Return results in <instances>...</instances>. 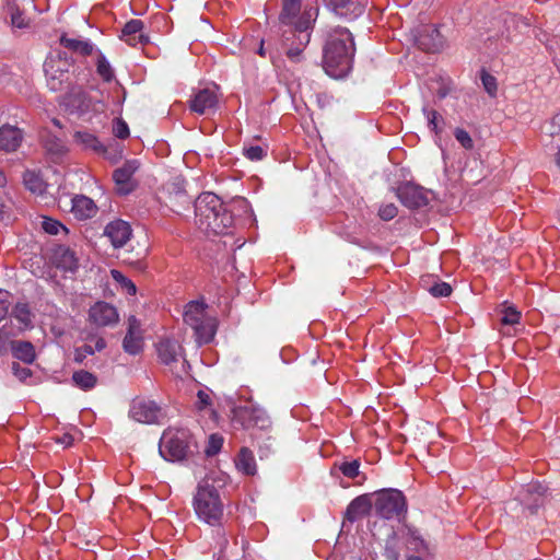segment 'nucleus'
I'll use <instances>...</instances> for the list:
<instances>
[{
    "label": "nucleus",
    "mask_w": 560,
    "mask_h": 560,
    "mask_svg": "<svg viewBox=\"0 0 560 560\" xmlns=\"http://www.w3.org/2000/svg\"><path fill=\"white\" fill-rule=\"evenodd\" d=\"M52 124L58 127V128H61V125H60V121L58 119H52Z\"/></svg>",
    "instance_id": "obj_61"
},
{
    "label": "nucleus",
    "mask_w": 560,
    "mask_h": 560,
    "mask_svg": "<svg viewBox=\"0 0 560 560\" xmlns=\"http://www.w3.org/2000/svg\"><path fill=\"white\" fill-rule=\"evenodd\" d=\"M5 206L4 203L0 200V219H4V214H5Z\"/></svg>",
    "instance_id": "obj_56"
},
{
    "label": "nucleus",
    "mask_w": 560,
    "mask_h": 560,
    "mask_svg": "<svg viewBox=\"0 0 560 560\" xmlns=\"http://www.w3.org/2000/svg\"><path fill=\"white\" fill-rule=\"evenodd\" d=\"M104 347H105V343H104V341H103V340H100V341H97V342H96V348H97L98 350L103 349Z\"/></svg>",
    "instance_id": "obj_59"
},
{
    "label": "nucleus",
    "mask_w": 560,
    "mask_h": 560,
    "mask_svg": "<svg viewBox=\"0 0 560 560\" xmlns=\"http://www.w3.org/2000/svg\"><path fill=\"white\" fill-rule=\"evenodd\" d=\"M46 151L54 158H61L67 152L65 142L57 137H48L45 140Z\"/></svg>",
    "instance_id": "obj_36"
},
{
    "label": "nucleus",
    "mask_w": 560,
    "mask_h": 560,
    "mask_svg": "<svg viewBox=\"0 0 560 560\" xmlns=\"http://www.w3.org/2000/svg\"><path fill=\"white\" fill-rule=\"evenodd\" d=\"M71 66V60L61 54L50 55L45 60L44 71L47 84L51 91L62 89L63 83L69 80V70Z\"/></svg>",
    "instance_id": "obj_10"
},
{
    "label": "nucleus",
    "mask_w": 560,
    "mask_h": 560,
    "mask_svg": "<svg viewBox=\"0 0 560 560\" xmlns=\"http://www.w3.org/2000/svg\"><path fill=\"white\" fill-rule=\"evenodd\" d=\"M23 140V131L11 125L0 127V151L7 153L16 151Z\"/></svg>",
    "instance_id": "obj_20"
},
{
    "label": "nucleus",
    "mask_w": 560,
    "mask_h": 560,
    "mask_svg": "<svg viewBox=\"0 0 560 560\" xmlns=\"http://www.w3.org/2000/svg\"><path fill=\"white\" fill-rule=\"evenodd\" d=\"M372 508L373 504L368 495H359L347 506L345 517L351 523L357 522L368 515Z\"/></svg>",
    "instance_id": "obj_24"
},
{
    "label": "nucleus",
    "mask_w": 560,
    "mask_h": 560,
    "mask_svg": "<svg viewBox=\"0 0 560 560\" xmlns=\"http://www.w3.org/2000/svg\"><path fill=\"white\" fill-rule=\"evenodd\" d=\"M191 505L197 520L209 526H220L225 517V504L218 488L201 480L192 495Z\"/></svg>",
    "instance_id": "obj_4"
},
{
    "label": "nucleus",
    "mask_w": 560,
    "mask_h": 560,
    "mask_svg": "<svg viewBox=\"0 0 560 560\" xmlns=\"http://www.w3.org/2000/svg\"><path fill=\"white\" fill-rule=\"evenodd\" d=\"M97 73L98 75L106 82H109L114 79V70L112 66L109 65L108 60L105 58V56L100 55L97 58Z\"/></svg>",
    "instance_id": "obj_38"
},
{
    "label": "nucleus",
    "mask_w": 560,
    "mask_h": 560,
    "mask_svg": "<svg viewBox=\"0 0 560 560\" xmlns=\"http://www.w3.org/2000/svg\"><path fill=\"white\" fill-rule=\"evenodd\" d=\"M555 162H556V165L560 168V148L558 149V151L555 155Z\"/></svg>",
    "instance_id": "obj_57"
},
{
    "label": "nucleus",
    "mask_w": 560,
    "mask_h": 560,
    "mask_svg": "<svg viewBox=\"0 0 560 560\" xmlns=\"http://www.w3.org/2000/svg\"><path fill=\"white\" fill-rule=\"evenodd\" d=\"M407 547L408 549L422 553V555H430L431 550L427 541L418 535L416 532H411L408 540H407Z\"/></svg>",
    "instance_id": "obj_35"
},
{
    "label": "nucleus",
    "mask_w": 560,
    "mask_h": 560,
    "mask_svg": "<svg viewBox=\"0 0 560 560\" xmlns=\"http://www.w3.org/2000/svg\"><path fill=\"white\" fill-rule=\"evenodd\" d=\"M429 292L435 298H444L452 293V287L446 282H436L429 288Z\"/></svg>",
    "instance_id": "obj_46"
},
{
    "label": "nucleus",
    "mask_w": 560,
    "mask_h": 560,
    "mask_svg": "<svg viewBox=\"0 0 560 560\" xmlns=\"http://www.w3.org/2000/svg\"><path fill=\"white\" fill-rule=\"evenodd\" d=\"M138 168V161L131 160L127 161L122 166L115 170L113 179L116 184V189L119 195H128L135 189L136 184L132 177Z\"/></svg>",
    "instance_id": "obj_13"
},
{
    "label": "nucleus",
    "mask_w": 560,
    "mask_h": 560,
    "mask_svg": "<svg viewBox=\"0 0 560 560\" xmlns=\"http://www.w3.org/2000/svg\"><path fill=\"white\" fill-rule=\"evenodd\" d=\"M373 509L382 518L399 521L407 512L406 498L397 489L383 490L376 494Z\"/></svg>",
    "instance_id": "obj_7"
},
{
    "label": "nucleus",
    "mask_w": 560,
    "mask_h": 560,
    "mask_svg": "<svg viewBox=\"0 0 560 560\" xmlns=\"http://www.w3.org/2000/svg\"><path fill=\"white\" fill-rule=\"evenodd\" d=\"M360 462L358 459H353L350 462H342L339 465V470L347 478L354 479L359 476Z\"/></svg>",
    "instance_id": "obj_40"
},
{
    "label": "nucleus",
    "mask_w": 560,
    "mask_h": 560,
    "mask_svg": "<svg viewBox=\"0 0 560 560\" xmlns=\"http://www.w3.org/2000/svg\"><path fill=\"white\" fill-rule=\"evenodd\" d=\"M232 423L242 429L267 430L271 425L270 418L261 407L248 404L233 409Z\"/></svg>",
    "instance_id": "obj_8"
},
{
    "label": "nucleus",
    "mask_w": 560,
    "mask_h": 560,
    "mask_svg": "<svg viewBox=\"0 0 560 560\" xmlns=\"http://www.w3.org/2000/svg\"><path fill=\"white\" fill-rule=\"evenodd\" d=\"M258 54L261 56V57H265L266 56V51H265V48H264V42L261 40L260 43V46L258 48Z\"/></svg>",
    "instance_id": "obj_58"
},
{
    "label": "nucleus",
    "mask_w": 560,
    "mask_h": 560,
    "mask_svg": "<svg viewBox=\"0 0 560 560\" xmlns=\"http://www.w3.org/2000/svg\"><path fill=\"white\" fill-rule=\"evenodd\" d=\"M386 555H387V557H388L389 559H392V560H398V558H399L398 552H396V551H394V550H388V549H386Z\"/></svg>",
    "instance_id": "obj_55"
},
{
    "label": "nucleus",
    "mask_w": 560,
    "mask_h": 560,
    "mask_svg": "<svg viewBox=\"0 0 560 560\" xmlns=\"http://www.w3.org/2000/svg\"><path fill=\"white\" fill-rule=\"evenodd\" d=\"M406 560H422V558L419 556H409V557H407Z\"/></svg>",
    "instance_id": "obj_60"
},
{
    "label": "nucleus",
    "mask_w": 560,
    "mask_h": 560,
    "mask_svg": "<svg viewBox=\"0 0 560 560\" xmlns=\"http://www.w3.org/2000/svg\"><path fill=\"white\" fill-rule=\"evenodd\" d=\"M521 313L514 307H505L502 312L501 323L503 325H515L520 322Z\"/></svg>",
    "instance_id": "obj_44"
},
{
    "label": "nucleus",
    "mask_w": 560,
    "mask_h": 560,
    "mask_svg": "<svg viewBox=\"0 0 560 560\" xmlns=\"http://www.w3.org/2000/svg\"><path fill=\"white\" fill-rule=\"evenodd\" d=\"M355 46L349 30L341 26L327 31L324 46V69L335 79L346 77L352 69Z\"/></svg>",
    "instance_id": "obj_2"
},
{
    "label": "nucleus",
    "mask_w": 560,
    "mask_h": 560,
    "mask_svg": "<svg viewBox=\"0 0 560 560\" xmlns=\"http://www.w3.org/2000/svg\"><path fill=\"white\" fill-rule=\"evenodd\" d=\"M223 445V438L220 434H211L208 439L207 447L205 450L207 456L217 455Z\"/></svg>",
    "instance_id": "obj_41"
},
{
    "label": "nucleus",
    "mask_w": 560,
    "mask_h": 560,
    "mask_svg": "<svg viewBox=\"0 0 560 560\" xmlns=\"http://www.w3.org/2000/svg\"><path fill=\"white\" fill-rule=\"evenodd\" d=\"M71 201V212L79 220L90 219L97 213V207L93 199L84 195H77Z\"/></svg>",
    "instance_id": "obj_25"
},
{
    "label": "nucleus",
    "mask_w": 560,
    "mask_h": 560,
    "mask_svg": "<svg viewBox=\"0 0 560 560\" xmlns=\"http://www.w3.org/2000/svg\"><path fill=\"white\" fill-rule=\"evenodd\" d=\"M113 132L115 137L119 139H126L129 137V127L126 121L117 118L113 124Z\"/></svg>",
    "instance_id": "obj_48"
},
{
    "label": "nucleus",
    "mask_w": 560,
    "mask_h": 560,
    "mask_svg": "<svg viewBox=\"0 0 560 560\" xmlns=\"http://www.w3.org/2000/svg\"><path fill=\"white\" fill-rule=\"evenodd\" d=\"M12 373L16 378L22 382H25L27 378L32 376V371L28 368L21 366L19 363H12Z\"/></svg>",
    "instance_id": "obj_51"
},
{
    "label": "nucleus",
    "mask_w": 560,
    "mask_h": 560,
    "mask_svg": "<svg viewBox=\"0 0 560 560\" xmlns=\"http://www.w3.org/2000/svg\"><path fill=\"white\" fill-rule=\"evenodd\" d=\"M422 113L427 118L428 127L435 135H440L442 132V124L443 117L433 108H430L428 105L422 107Z\"/></svg>",
    "instance_id": "obj_33"
},
{
    "label": "nucleus",
    "mask_w": 560,
    "mask_h": 560,
    "mask_svg": "<svg viewBox=\"0 0 560 560\" xmlns=\"http://www.w3.org/2000/svg\"><path fill=\"white\" fill-rule=\"evenodd\" d=\"M7 183H8L7 175L3 172V170L0 167V188L5 187Z\"/></svg>",
    "instance_id": "obj_54"
},
{
    "label": "nucleus",
    "mask_w": 560,
    "mask_h": 560,
    "mask_svg": "<svg viewBox=\"0 0 560 560\" xmlns=\"http://www.w3.org/2000/svg\"><path fill=\"white\" fill-rule=\"evenodd\" d=\"M143 26L141 20L133 19L128 21L121 30L120 38L133 47L147 43L148 38L142 34Z\"/></svg>",
    "instance_id": "obj_23"
},
{
    "label": "nucleus",
    "mask_w": 560,
    "mask_h": 560,
    "mask_svg": "<svg viewBox=\"0 0 560 560\" xmlns=\"http://www.w3.org/2000/svg\"><path fill=\"white\" fill-rule=\"evenodd\" d=\"M398 213V209L394 203H386L380 207L378 215L384 221L394 219Z\"/></svg>",
    "instance_id": "obj_49"
},
{
    "label": "nucleus",
    "mask_w": 560,
    "mask_h": 560,
    "mask_svg": "<svg viewBox=\"0 0 560 560\" xmlns=\"http://www.w3.org/2000/svg\"><path fill=\"white\" fill-rule=\"evenodd\" d=\"M74 140L84 149H91L96 152L103 151L102 143L93 133L86 131H77L74 133Z\"/></svg>",
    "instance_id": "obj_31"
},
{
    "label": "nucleus",
    "mask_w": 560,
    "mask_h": 560,
    "mask_svg": "<svg viewBox=\"0 0 560 560\" xmlns=\"http://www.w3.org/2000/svg\"><path fill=\"white\" fill-rule=\"evenodd\" d=\"M215 530V544L220 548L221 552H224L229 546V533L224 528L223 524L214 526Z\"/></svg>",
    "instance_id": "obj_45"
},
{
    "label": "nucleus",
    "mask_w": 560,
    "mask_h": 560,
    "mask_svg": "<svg viewBox=\"0 0 560 560\" xmlns=\"http://www.w3.org/2000/svg\"><path fill=\"white\" fill-rule=\"evenodd\" d=\"M446 96V92L445 91H440L439 92V97L440 98H444Z\"/></svg>",
    "instance_id": "obj_62"
},
{
    "label": "nucleus",
    "mask_w": 560,
    "mask_h": 560,
    "mask_svg": "<svg viewBox=\"0 0 560 560\" xmlns=\"http://www.w3.org/2000/svg\"><path fill=\"white\" fill-rule=\"evenodd\" d=\"M72 381L79 388L89 390L96 385L97 378L91 372L80 370L73 373Z\"/></svg>",
    "instance_id": "obj_32"
},
{
    "label": "nucleus",
    "mask_w": 560,
    "mask_h": 560,
    "mask_svg": "<svg viewBox=\"0 0 560 560\" xmlns=\"http://www.w3.org/2000/svg\"><path fill=\"white\" fill-rule=\"evenodd\" d=\"M317 10L310 8L302 11V0H283L279 16L282 30V46L285 55L293 62H299L311 39L310 30L315 21Z\"/></svg>",
    "instance_id": "obj_1"
},
{
    "label": "nucleus",
    "mask_w": 560,
    "mask_h": 560,
    "mask_svg": "<svg viewBox=\"0 0 560 560\" xmlns=\"http://www.w3.org/2000/svg\"><path fill=\"white\" fill-rule=\"evenodd\" d=\"M85 352H88V353H90V354H93V350H92V348H91V347H86Z\"/></svg>",
    "instance_id": "obj_63"
},
{
    "label": "nucleus",
    "mask_w": 560,
    "mask_h": 560,
    "mask_svg": "<svg viewBox=\"0 0 560 560\" xmlns=\"http://www.w3.org/2000/svg\"><path fill=\"white\" fill-rule=\"evenodd\" d=\"M217 105L218 95L215 93V88L199 90L189 101V108L199 115H205L214 110Z\"/></svg>",
    "instance_id": "obj_15"
},
{
    "label": "nucleus",
    "mask_w": 560,
    "mask_h": 560,
    "mask_svg": "<svg viewBox=\"0 0 560 560\" xmlns=\"http://www.w3.org/2000/svg\"><path fill=\"white\" fill-rule=\"evenodd\" d=\"M454 137L464 149L471 150L474 148V140L465 129L456 128Z\"/></svg>",
    "instance_id": "obj_42"
},
{
    "label": "nucleus",
    "mask_w": 560,
    "mask_h": 560,
    "mask_svg": "<svg viewBox=\"0 0 560 560\" xmlns=\"http://www.w3.org/2000/svg\"><path fill=\"white\" fill-rule=\"evenodd\" d=\"M397 197L401 203L410 209H418L428 205V197L422 187L406 183L398 187Z\"/></svg>",
    "instance_id": "obj_14"
},
{
    "label": "nucleus",
    "mask_w": 560,
    "mask_h": 560,
    "mask_svg": "<svg viewBox=\"0 0 560 560\" xmlns=\"http://www.w3.org/2000/svg\"><path fill=\"white\" fill-rule=\"evenodd\" d=\"M11 306V294L5 290H0V322L9 314Z\"/></svg>",
    "instance_id": "obj_47"
},
{
    "label": "nucleus",
    "mask_w": 560,
    "mask_h": 560,
    "mask_svg": "<svg viewBox=\"0 0 560 560\" xmlns=\"http://www.w3.org/2000/svg\"><path fill=\"white\" fill-rule=\"evenodd\" d=\"M112 278L117 283L118 289L128 295H135L137 293L136 284L119 270L113 269L110 271Z\"/></svg>",
    "instance_id": "obj_34"
},
{
    "label": "nucleus",
    "mask_w": 560,
    "mask_h": 560,
    "mask_svg": "<svg viewBox=\"0 0 560 560\" xmlns=\"http://www.w3.org/2000/svg\"><path fill=\"white\" fill-rule=\"evenodd\" d=\"M33 0H5V11L10 15L11 25L16 28L30 26V19L25 15V9Z\"/></svg>",
    "instance_id": "obj_18"
},
{
    "label": "nucleus",
    "mask_w": 560,
    "mask_h": 560,
    "mask_svg": "<svg viewBox=\"0 0 560 560\" xmlns=\"http://www.w3.org/2000/svg\"><path fill=\"white\" fill-rule=\"evenodd\" d=\"M481 82H482V85H483L485 90L487 91V93L490 96H495L497 90H498L497 79L492 74H490L486 71H482L481 72Z\"/></svg>",
    "instance_id": "obj_43"
},
{
    "label": "nucleus",
    "mask_w": 560,
    "mask_h": 560,
    "mask_svg": "<svg viewBox=\"0 0 560 560\" xmlns=\"http://www.w3.org/2000/svg\"><path fill=\"white\" fill-rule=\"evenodd\" d=\"M418 46L429 52L441 51L445 47V38L438 26L427 25L417 38Z\"/></svg>",
    "instance_id": "obj_16"
},
{
    "label": "nucleus",
    "mask_w": 560,
    "mask_h": 560,
    "mask_svg": "<svg viewBox=\"0 0 560 560\" xmlns=\"http://www.w3.org/2000/svg\"><path fill=\"white\" fill-rule=\"evenodd\" d=\"M243 153L250 161H260L267 155V149L261 145H245Z\"/></svg>",
    "instance_id": "obj_39"
},
{
    "label": "nucleus",
    "mask_w": 560,
    "mask_h": 560,
    "mask_svg": "<svg viewBox=\"0 0 560 560\" xmlns=\"http://www.w3.org/2000/svg\"><path fill=\"white\" fill-rule=\"evenodd\" d=\"M156 351L160 361L170 366L172 372L182 377L187 373L188 362L184 359L183 347L179 342L172 339H163L156 345Z\"/></svg>",
    "instance_id": "obj_9"
},
{
    "label": "nucleus",
    "mask_w": 560,
    "mask_h": 560,
    "mask_svg": "<svg viewBox=\"0 0 560 560\" xmlns=\"http://www.w3.org/2000/svg\"><path fill=\"white\" fill-rule=\"evenodd\" d=\"M196 224L210 235H228L234 228V217L226 205L212 192H202L195 202Z\"/></svg>",
    "instance_id": "obj_3"
},
{
    "label": "nucleus",
    "mask_w": 560,
    "mask_h": 560,
    "mask_svg": "<svg viewBox=\"0 0 560 560\" xmlns=\"http://www.w3.org/2000/svg\"><path fill=\"white\" fill-rule=\"evenodd\" d=\"M210 404H211L210 395L208 393H206L205 390H199L197 393V401H196L197 408L201 410V409H205L208 406H210Z\"/></svg>",
    "instance_id": "obj_52"
},
{
    "label": "nucleus",
    "mask_w": 560,
    "mask_h": 560,
    "mask_svg": "<svg viewBox=\"0 0 560 560\" xmlns=\"http://www.w3.org/2000/svg\"><path fill=\"white\" fill-rule=\"evenodd\" d=\"M192 436L187 429L168 428L160 440V454L170 462H180L191 453Z\"/></svg>",
    "instance_id": "obj_6"
},
{
    "label": "nucleus",
    "mask_w": 560,
    "mask_h": 560,
    "mask_svg": "<svg viewBox=\"0 0 560 560\" xmlns=\"http://www.w3.org/2000/svg\"><path fill=\"white\" fill-rule=\"evenodd\" d=\"M105 234L114 247L120 248L130 240L131 228L127 222L116 220L106 225Z\"/></svg>",
    "instance_id": "obj_19"
},
{
    "label": "nucleus",
    "mask_w": 560,
    "mask_h": 560,
    "mask_svg": "<svg viewBox=\"0 0 560 560\" xmlns=\"http://www.w3.org/2000/svg\"><path fill=\"white\" fill-rule=\"evenodd\" d=\"M66 105L71 109V112L84 113L90 107V100L85 92L81 90L72 91L66 97Z\"/></svg>",
    "instance_id": "obj_29"
},
{
    "label": "nucleus",
    "mask_w": 560,
    "mask_h": 560,
    "mask_svg": "<svg viewBox=\"0 0 560 560\" xmlns=\"http://www.w3.org/2000/svg\"><path fill=\"white\" fill-rule=\"evenodd\" d=\"M235 465L238 471L244 475L253 476L256 474V460L253 452L247 447L241 448L236 459Z\"/></svg>",
    "instance_id": "obj_27"
},
{
    "label": "nucleus",
    "mask_w": 560,
    "mask_h": 560,
    "mask_svg": "<svg viewBox=\"0 0 560 560\" xmlns=\"http://www.w3.org/2000/svg\"><path fill=\"white\" fill-rule=\"evenodd\" d=\"M9 338V334L5 332L4 327L0 328V348L4 345L5 339Z\"/></svg>",
    "instance_id": "obj_53"
},
{
    "label": "nucleus",
    "mask_w": 560,
    "mask_h": 560,
    "mask_svg": "<svg viewBox=\"0 0 560 560\" xmlns=\"http://www.w3.org/2000/svg\"><path fill=\"white\" fill-rule=\"evenodd\" d=\"M89 319L97 327H106L117 324L119 315L115 306L101 301L90 307Z\"/></svg>",
    "instance_id": "obj_12"
},
{
    "label": "nucleus",
    "mask_w": 560,
    "mask_h": 560,
    "mask_svg": "<svg viewBox=\"0 0 560 560\" xmlns=\"http://www.w3.org/2000/svg\"><path fill=\"white\" fill-rule=\"evenodd\" d=\"M12 315L24 327L31 326L32 312L27 303H16L12 311Z\"/></svg>",
    "instance_id": "obj_37"
},
{
    "label": "nucleus",
    "mask_w": 560,
    "mask_h": 560,
    "mask_svg": "<svg viewBox=\"0 0 560 560\" xmlns=\"http://www.w3.org/2000/svg\"><path fill=\"white\" fill-rule=\"evenodd\" d=\"M23 183L32 194L42 196L46 192L47 184L37 172L26 171L23 175Z\"/></svg>",
    "instance_id": "obj_28"
},
{
    "label": "nucleus",
    "mask_w": 560,
    "mask_h": 560,
    "mask_svg": "<svg viewBox=\"0 0 560 560\" xmlns=\"http://www.w3.org/2000/svg\"><path fill=\"white\" fill-rule=\"evenodd\" d=\"M183 318L192 328L199 343L210 342L217 331V319L207 313V304L201 301H190L184 308Z\"/></svg>",
    "instance_id": "obj_5"
},
{
    "label": "nucleus",
    "mask_w": 560,
    "mask_h": 560,
    "mask_svg": "<svg viewBox=\"0 0 560 560\" xmlns=\"http://www.w3.org/2000/svg\"><path fill=\"white\" fill-rule=\"evenodd\" d=\"M43 230L51 235H57L60 229H65V226L57 220L45 218L43 220Z\"/></svg>",
    "instance_id": "obj_50"
},
{
    "label": "nucleus",
    "mask_w": 560,
    "mask_h": 560,
    "mask_svg": "<svg viewBox=\"0 0 560 560\" xmlns=\"http://www.w3.org/2000/svg\"><path fill=\"white\" fill-rule=\"evenodd\" d=\"M329 3L338 15L352 20L364 12L366 0H329Z\"/></svg>",
    "instance_id": "obj_22"
},
{
    "label": "nucleus",
    "mask_w": 560,
    "mask_h": 560,
    "mask_svg": "<svg viewBox=\"0 0 560 560\" xmlns=\"http://www.w3.org/2000/svg\"><path fill=\"white\" fill-rule=\"evenodd\" d=\"M11 351L15 359L26 364H32L36 360L35 348L30 341H12Z\"/></svg>",
    "instance_id": "obj_26"
},
{
    "label": "nucleus",
    "mask_w": 560,
    "mask_h": 560,
    "mask_svg": "<svg viewBox=\"0 0 560 560\" xmlns=\"http://www.w3.org/2000/svg\"><path fill=\"white\" fill-rule=\"evenodd\" d=\"M545 493L546 488L539 482L529 483L521 492V502L534 513L544 503Z\"/></svg>",
    "instance_id": "obj_21"
},
{
    "label": "nucleus",
    "mask_w": 560,
    "mask_h": 560,
    "mask_svg": "<svg viewBox=\"0 0 560 560\" xmlns=\"http://www.w3.org/2000/svg\"><path fill=\"white\" fill-rule=\"evenodd\" d=\"M60 44L82 56H90L93 52V45L90 40L69 38L67 35L60 37Z\"/></svg>",
    "instance_id": "obj_30"
},
{
    "label": "nucleus",
    "mask_w": 560,
    "mask_h": 560,
    "mask_svg": "<svg viewBox=\"0 0 560 560\" xmlns=\"http://www.w3.org/2000/svg\"><path fill=\"white\" fill-rule=\"evenodd\" d=\"M124 350L129 354H138L143 348V338L140 323L135 316L128 319V331L122 342Z\"/></svg>",
    "instance_id": "obj_17"
},
{
    "label": "nucleus",
    "mask_w": 560,
    "mask_h": 560,
    "mask_svg": "<svg viewBox=\"0 0 560 560\" xmlns=\"http://www.w3.org/2000/svg\"><path fill=\"white\" fill-rule=\"evenodd\" d=\"M164 416L163 408L154 400L136 397L130 402L129 417L139 423H158Z\"/></svg>",
    "instance_id": "obj_11"
}]
</instances>
